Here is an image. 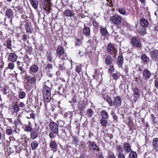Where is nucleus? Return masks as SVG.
<instances>
[{
	"label": "nucleus",
	"mask_w": 158,
	"mask_h": 158,
	"mask_svg": "<svg viewBox=\"0 0 158 158\" xmlns=\"http://www.w3.org/2000/svg\"><path fill=\"white\" fill-rule=\"evenodd\" d=\"M123 147L124 151L126 153H129L132 151L131 146L128 143H124Z\"/></svg>",
	"instance_id": "obj_17"
},
{
	"label": "nucleus",
	"mask_w": 158,
	"mask_h": 158,
	"mask_svg": "<svg viewBox=\"0 0 158 158\" xmlns=\"http://www.w3.org/2000/svg\"><path fill=\"white\" fill-rule=\"evenodd\" d=\"M26 93L23 91L19 92V97L20 99H23L26 96Z\"/></svg>",
	"instance_id": "obj_40"
},
{
	"label": "nucleus",
	"mask_w": 158,
	"mask_h": 158,
	"mask_svg": "<svg viewBox=\"0 0 158 158\" xmlns=\"http://www.w3.org/2000/svg\"><path fill=\"white\" fill-rule=\"evenodd\" d=\"M7 47L9 49L11 48V41L10 39H8L6 41Z\"/></svg>",
	"instance_id": "obj_43"
},
{
	"label": "nucleus",
	"mask_w": 158,
	"mask_h": 158,
	"mask_svg": "<svg viewBox=\"0 0 158 158\" xmlns=\"http://www.w3.org/2000/svg\"><path fill=\"white\" fill-rule=\"evenodd\" d=\"M13 10L10 9H8L6 10L5 13V16L8 18L10 19V22L12 23V19L13 18Z\"/></svg>",
	"instance_id": "obj_10"
},
{
	"label": "nucleus",
	"mask_w": 158,
	"mask_h": 158,
	"mask_svg": "<svg viewBox=\"0 0 158 158\" xmlns=\"http://www.w3.org/2000/svg\"><path fill=\"white\" fill-rule=\"evenodd\" d=\"M116 150L118 151V153H122L123 152V149L122 148V147L120 145H118L117 146L116 148Z\"/></svg>",
	"instance_id": "obj_45"
},
{
	"label": "nucleus",
	"mask_w": 158,
	"mask_h": 158,
	"mask_svg": "<svg viewBox=\"0 0 158 158\" xmlns=\"http://www.w3.org/2000/svg\"><path fill=\"white\" fill-rule=\"evenodd\" d=\"M32 7L35 9H37L38 7V1L37 0H29Z\"/></svg>",
	"instance_id": "obj_25"
},
{
	"label": "nucleus",
	"mask_w": 158,
	"mask_h": 158,
	"mask_svg": "<svg viewBox=\"0 0 158 158\" xmlns=\"http://www.w3.org/2000/svg\"><path fill=\"white\" fill-rule=\"evenodd\" d=\"M47 82H45L42 89V93L44 99L45 101L49 102L51 99V90L49 87L46 85Z\"/></svg>",
	"instance_id": "obj_1"
},
{
	"label": "nucleus",
	"mask_w": 158,
	"mask_h": 158,
	"mask_svg": "<svg viewBox=\"0 0 158 158\" xmlns=\"http://www.w3.org/2000/svg\"><path fill=\"white\" fill-rule=\"evenodd\" d=\"M141 27H147L148 25V20L144 18H142L140 21Z\"/></svg>",
	"instance_id": "obj_23"
},
{
	"label": "nucleus",
	"mask_w": 158,
	"mask_h": 158,
	"mask_svg": "<svg viewBox=\"0 0 158 158\" xmlns=\"http://www.w3.org/2000/svg\"><path fill=\"white\" fill-rule=\"evenodd\" d=\"M17 64L18 68L20 71L19 73V74H21L22 76H24L26 73V71L25 69L23 68L24 65L23 63L18 61H17Z\"/></svg>",
	"instance_id": "obj_4"
},
{
	"label": "nucleus",
	"mask_w": 158,
	"mask_h": 158,
	"mask_svg": "<svg viewBox=\"0 0 158 158\" xmlns=\"http://www.w3.org/2000/svg\"><path fill=\"white\" fill-rule=\"evenodd\" d=\"M56 53L60 56L64 54V50L63 47L61 46H59L57 48Z\"/></svg>",
	"instance_id": "obj_21"
},
{
	"label": "nucleus",
	"mask_w": 158,
	"mask_h": 158,
	"mask_svg": "<svg viewBox=\"0 0 158 158\" xmlns=\"http://www.w3.org/2000/svg\"><path fill=\"white\" fill-rule=\"evenodd\" d=\"M94 114V112L91 109H89L86 111V115L88 118H91Z\"/></svg>",
	"instance_id": "obj_36"
},
{
	"label": "nucleus",
	"mask_w": 158,
	"mask_h": 158,
	"mask_svg": "<svg viewBox=\"0 0 158 158\" xmlns=\"http://www.w3.org/2000/svg\"><path fill=\"white\" fill-rule=\"evenodd\" d=\"M12 108L14 110V111L15 113H17L20 110V108L19 107L18 105L16 104L12 106Z\"/></svg>",
	"instance_id": "obj_41"
},
{
	"label": "nucleus",
	"mask_w": 158,
	"mask_h": 158,
	"mask_svg": "<svg viewBox=\"0 0 158 158\" xmlns=\"http://www.w3.org/2000/svg\"><path fill=\"white\" fill-rule=\"evenodd\" d=\"M38 66L35 64H33L30 66V73L33 75L35 76V74L38 71Z\"/></svg>",
	"instance_id": "obj_13"
},
{
	"label": "nucleus",
	"mask_w": 158,
	"mask_h": 158,
	"mask_svg": "<svg viewBox=\"0 0 158 158\" xmlns=\"http://www.w3.org/2000/svg\"><path fill=\"white\" fill-rule=\"evenodd\" d=\"M151 75L150 72L147 69H145L143 72V78L144 80H148L150 78Z\"/></svg>",
	"instance_id": "obj_14"
},
{
	"label": "nucleus",
	"mask_w": 158,
	"mask_h": 158,
	"mask_svg": "<svg viewBox=\"0 0 158 158\" xmlns=\"http://www.w3.org/2000/svg\"><path fill=\"white\" fill-rule=\"evenodd\" d=\"M6 87H3V89H2V91L3 92V94H6L8 93H9V91Z\"/></svg>",
	"instance_id": "obj_58"
},
{
	"label": "nucleus",
	"mask_w": 158,
	"mask_h": 158,
	"mask_svg": "<svg viewBox=\"0 0 158 158\" xmlns=\"http://www.w3.org/2000/svg\"><path fill=\"white\" fill-rule=\"evenodd\" d=\"M18 3L17 5H16L15 4H14L13 6V7H15L18 10H20L21 7H20V3L18 2H17Z\"/></svg>",
	"instance_id": "obj_54"
},
{
	"label": "nucleus",
	"mask_w": 158,
	"mask_h": 158,
	"mask_svg": "<svg viewBox=\"0 0 158 158\" xmlns=\"http://www.w3.org/2000/svg\"><path fill=\"white\" fill-rule=\"evenodd\" d=\"M56 135H59L58 132L51 131L49 133V136L51 139H53L56 137Z\"/></svg>",
	"instance_id": "obj_28"
},
{
	"label": "nucleus",
	"mask_w": 158,
	"mask_h": 158,
	"mask_svg": "<svg viewBox=\"0 0 158 158\" xmlns=\"http://www.w3.org/2000/svg\"><path fill=\"white\" fill-rule=\"evenodd\" d=\"M114 69L113 65H110L108 70V72L110 73H112L114 71Z\"/></svg>",
	"instance_id": "obj_51"
},
{
	"label": "nucleus",
	"mask_w": 158,
	"mask_h": 158,
	"mask_svg": "<svg viewBox=\"0 0 158 158\" xmlns=\"http://www.w3.org/2000/svg\"><path fill=\"white\" fill-rule=\"evenodd\" d=\"M122 20L121 17L118 15H114L112 16L110 21L114 24L118 25L120 23Z\"/></svg>",
	"instance_id": "obj_6"
},
{
	"label": "nucleus",
	"mask_w": 158,
	"mask_h": 158,
	"mask_svg": "<svg viewBox=\"0 0 158 158\" xmlns=\"http://www.w3.org/2000/svg\"><path fill=\"white\" fill-rule=\"evenodd\" d=\"M146 28L142 27H140L138 31L140 34L143 35L146 33Z\"/></svg>",
	"instance_id": "obj_35"
},
{
	"label": "nucleus",
	"mask_w": 158,
	"mask_h": 158,
	"mask_svg": "<svg viewBox=\"0 0 158 158\" xmlns=\"http://www.w3.org/2000/svg\"><path fill=\"white\" fill-rule=\"evenodd\" d=\"M28 113H29V115H27V118L28 119L31 118L34 119L35 117L34 113L29 111H28Z\"/></svg>",
	"instance_id": "obj_44"
},
{
	"label": "nucleus",
	"mask_w": 158,
	"mask_h": 158,
	"mask_svg": "<svg viewBox=\"0 0 158 158\" xmlns=\"http://www.w3.org/2000/svg\"><path fill=\"white\" fill-rule=\"evenodd\" d=\"M151 57L154 61L158 62V51L156 50H152L150 52Z\"/></svg>",
	"instance_id": "obj_8"
},
{
	"label": "nucleus",
	"mask_w": 158,
	"mask_h": 158,
	"mask_svg": "<svg viewBox=\"0 0 158 158\" xmlns=\"http://www.w3.org/2000/svg\"><path fill=\"white\" fill-rule=\"evenodd\" d=\"M25 49L26 52L28 53V54L30 55L32 50V48L29 46H26L25 47Z\"/></svg>",
	"instance_id": "obj_42"
},
{
	"label": "nucleus",
	"mask_w": 158,
	"mask_h": 158,
	"mask_svg": "<svg viewBox=\"0 0 158 158\" xmlns=\"http://www.w3.org/2000/svg\"><path fill=\"white\" fill-rule=\"evenodd\" d=\"M76 45L79 46L81 45L82 44V42L81 40H79V39H78L75 42Z\"/></svg>",
	"instance_id": "obj_59"
},
{
	"label": "nucleus",
	"mask_w": 158,
	"mask_h": 158,
	"mask_svg": "<svg viewBox=\"0 0 158 158\" xmlns=\"http://www.w3.org/2000/svg\"><path fill=\"white\" fill-rule=\"evenodd\" d=\"M57 125H59L60 127H61L63 126L65 123L63 121L59 120L57 121Z\"/></svg>",
	"instance_id": "obj_50"
},
{
	"label": "nucleus",
	"mask_w": 158,
	"mask_h": 158,
	"mask_svg": "<svg viewBox=\"0 0 158 158\" xmlns=\"http://www.w3.org/2000/svg\"><path fill=\"white\" fill-rule=\"evenodd\" d=\"M131 43L135 47L139 48L141 46V41L138 38L134 37L131 40Z\"/></svg>",
	"instance_id": "obj_7"
},
{
	"label": "nucleus",
	"mask_w": 158,
	"mask_h": 158,
	"mask_svg": "<svg viewBox=\"0 0 158 158\" xmlns=\"http://www.w3.org/2000/svg\"><path fill=\"white\" fill-rule=\"evenodd\" d=\"M123 59L122 56H119L118 57L117 63L119 67L122 66L123 63Z\"/></svg>",
	"instance_id": "obj_26"
},
{
	"label": "nucleus",
	"mask_w": 158,
	"mask_h": 158,
	"mask_svg": "<svg viewBox=\"0 0 158 158\" xmlns=\"http://www.w3.org/2000/svg\"><path fill=\"white\" fill-rule=\"evenodd\" d=\"M100 31L102 35L104 37L107 36L108 34V31L106 27H101Z\"/></svg>",
	"instance_id": "obj_27"
},
{
	"label": "nucleus",
	"mask_w": 158,
	"mask_h": 158,
	"mask_svg": "<svg viewBox=\"0 0 158 158\" xmlns=\"http://www.w3.org/2000/svg\"><path fill=\"white\" fill-rule=\"evenodd\" d=\"M81 67L78 65H77L76 67L75 71L79 74H80L81 71Z\"/></svg>",
	"instance_id": "obj_53"
},
{
	"label": "nucleus",
	"mask_w": 158,
	"mask_h": 158,
	"mask_svg": "<svg viewBox=\"0 0 158 158\" xmlns=\"http://www.w3.org/2000/svg\"><path fill=\"white\" fill-rule=\"evenodd\" d=\"M107 5L110 6H111L112 2V0H107Z\"/></svg>",
	"instance_id": "obj_62"
},
{
	"label": "nucleus",
	"mask_w": 158,
	"mask_h": 158,
	"mask_svg": "<svg viewBox=\"0 0 158 158\" xmlns=\"http://www.w3.org/2000/svg\"><path fill=\"white\" fill-rule=\"evenodd\" d=\"M14 67V64L13 62L10 63L8 66V68L10 69H13Z\"/></svg>",
	"instance_id": "obj_57"
},
{
	"label": "nucleus",
	"mask_w": 158,
	"mask_h": 158,
	"mask_svg": "<svg viewBox=\"0 0 158 158\" xmlns=\"http://www.w3.org/2000/svg\"><path fill=\"white\" fill-rule=\"evenodd\" d=\"M73 141L75 143H77L79 141L78 138L75 137L73 138Z\"/></svg>",
	"instance_id": "obj_61"
},
{
	"label": "nucleus",
	"mask_w": 158,
	"mask_h": 158,
	"mask_svg": "<svg viewBox=\"0 0 158 158\" xmlns=\"http://www.w3.org/2000/svg\"><path fill=\"white\" fill-rule=\"evenodd\" d=\"M100 114L102 117V118L108 119L109 115L108 113L106 111L102 110L100 112Z\"/></svg>",
	"instance_id": "obj_31"
},
{
	"label": "nucleus",
	"mask_w": 158,
	"mask_h": 158,
	"mask_svg": "<svg viewBox=\"0 0 158 158\" xmlns=\"http://www.w3.org/2000/svg\"><path fill=\"white\" fill-rule=\"evenodd\" d=\"M152 145L153 149L156 151L158 152V138H154L152 141Z\"/></svg>",
	"instance_id": "obj_15"
},
{
	"label": "nucleus",
	"mask_w": 158,
	"mask_h": 158,
	"mask_svg": "<svg viewBox=\"0 0 158 158\" xmlns=\"http://www.w3.org/2000/svg\"><path fill=\"white\" fill-rule=\"evenodd\" d=\"M47 60L50 62H52V61L53 57L51 53L49 54L47 56Z\"/></svg>",
	"instance_id": "obj_48"
},
{
	"label": "nucleus",
	"mask_w": 158,
	"mask_h": 158,
	"mask_svg": "<svg viewBox=\"0 0 158 158\" xmlns=\"http://www.w3.org/2000/svg\"><path fill=\"white\" fill-rule=\"evenodd\" d=\"M89 144L90 148L93 150L94 152L95 151H98L99 150V149L97 145L94 142H89Z\"/></svg>",
	"instance_id": "obj_16"
},
{
	"label": "nucleus",
	"mask_w": 158,
	"mask_h": 158,
	"mask_svg": "<svg viewBox=\"0 0 158 158\" xmlns=\"http://www.w3.org/2000/svg\"><path fill=\"white\" fill-rule=\"evenodd\" d=\"M17 56L14 53H10L8 56V60L9 61L15 62L17 60Z\"/></svg>",
	"instance_id": "obj_19"
},
{
	"label": "nucleus",
	"mask_w": 158,
	"mask_h": 158,
	"mask_svg": "<svg viewBox=\"0 0 158 158\" xmlns=\"http://www.w3.org/2000/svg\"><path fill=\"white\" fill-rule=\"evenodd\" d=\"M17 64L18 68L20 71L19 73V74H21L22 76H24L26 73V71L25 69L23 68L24 65L23 63L18 61H17Z\"/></svg>",
	"instance_id": "obj_5"
},
{
	"label": "nucleus",
	"mask_w": 158,
	"mask_h": 158,
	"mask_svg": "<svg viewBox=\"0 0 158 158\" xmlns=\"http://www.w3.org/2000/svg\"><path fill=\"white\" fill-rule=\"evenodd\" d=\"M112 59L110 56H107L105 58V62L106 64L110 65L112 63Z\"/></svg>",
	"instance_id": "obj_32"
},
{
	"label": "nucleus",
	"mask_w": 158,
	"mask_h": 158,
	"mask_svg": "<svg viewBox=\"0 0 158 158\" xmlns=\"http://www.w3.org/2000/svg\"><path fill=\"white\" fill-rule=\"evenodd\" d=\"M141 59L143 63L144 64H148L150 60L149 58L144 54L141 56Z\"/></svg>",
	"instance_id": "obj_22"
},
{
	"label": "nucleus",
	"mask_w": 158,
	"mask_h": 158,
	"mask_svg": "<svg viewBox=\"0 0 158 158\" xmlns=\"http://www.w3.org/2000/svg\"><path fill=\"white\" fill-rule=\"evenodd\" d=\"M30 135L31 138L33 139H35L38 136L39 133L37 130H35L34 129H33L31 132Z\"/></svg>",
	"instance_id": "obj_20"
},
{
	"label": "nucleus",
	"mask_w": 158,
	"mask_h": 158,
	"mask_svg": "<svg viewBox=\"0 0 158 158\" xmlns=\"http://www.w3.org/2000/svg\"><path fill=\"white\" fill-rule=\"evenodd\" d=\"M24 130L25 131L31 132L32 131L33 129L31 126L27 125L25 127Z\"/></svg>",
	"instance_id": "obj_49"
},
{
	"label": "nucleus",
	"mask_w": 158,
	"mask_h": 158,
	"mask_svg": "<svg viewBox=\"0 0 158 158\" xmlns=\"http://www.w3.org/2000/svg\"><path fill=\"white\" fill-rule=\"evenodd\" d=\"M20 123L19 119L18 117H17L15 118V119L14 121V124H15L16 126L18 124Z\"/></svg>",
	"instance_id": "obj_55"
},
{
	"label": "nucleus",
	"mask_w": 158,
	"mask_h": 158,
	"mask_svg": "<svg viewBox=\"0 0 158 158\" xmlns=\"http://www.w3.org/2000/svg\"><path fill=\"white\" fill-rule=\"evenodd\" d=\"M107 123V119L101 118L100 120L101 124L104 127H106Z\"/></svg>",
	"instance_id": "obj_39"
},
{
	"label": "nucleus",
	"mask_w": 158,
	"mask_h": 158,
	"mask_svg": "<svg viewBox=\"0 0 158 158\" xmlns=\"http://www.w3.org/2000/svg\"><path fill=\"white\" fill-rule=\"evenodd\" d=\"M137 153L134 151H132L130 153L128 158H137Z\"/></svg>",
	"instance_id": "obj_34"
},
{
	"label": "nucleus",
	"mask_w": 158,
	"mask_h": 158,
	"mask_svg": "<svg viewBox=\"0 0 158 158\" xmlns=\"http://www.w3.org/2000/svg\"><path fill=\"white\" fill-rule=\"evenodd\" d=\"M119 12L121 14L125 15L126 14V12L125 10L121 8H119L118 9Z\"/></svg>",
	"instance_id": "obj_52"
},
{
	"label": "nucleus",
	"mask_w": 158,
	"mask_h": 158,
	"mask_svg": "<svg viewBox=\"0 0 158 158\" xmlns=\"http://www.w3.org/2000/svg\"><path fill=\"white\" fill-rule=\"evenodd\" d=\"M107 51L109 54L115 56L117 52L115 45L110 43L107 46Z\"/></svg>",
	"instance_id": "obj_3"
},
{
	"label": "nucleus",
	"mask_w": 158,
	"mask_h": 158,
	"mask_svg": "<svg viewBox=\"0 0 158 158\" xmlns=\"http://www.w3.org/2000/svg\"><path fill=\"white\" fill-rule=\"evenodd\" d=\"M13 130L10 129H8L6 131V134L9 135H11L12 134Z\"/></svg>",
	"instance_id": "obj_56"
},
{
	"label": "nucleus",
	"mask_w": 158,
	"mask_h": 158,
	"mask_svg": "<svg viewBox=\"0 0 158 158\" xmlns=\"http://www.w3.org/2000/svg\"><path fill=\"white\" fill-rule=\"evenodd\" d=\"M82 33L84 35L86 36H88L90 35V29L89 27L85 26V24L83 29Z\"/></svg>",
	"instance_id": "obj_18"
},
{
	"label": "nucleus",
	"mask_w": 158,
	"mask_h": 158,
	"mask_svg": "<svg viewBox=\"0 0 158 158\" xmlns=\"http://www.w3.org/2000/svg\"><path fill=\"white\" fill-rule=\"evenodd\" d=\"M35 124L36 127V128L35 130H37V131L38 132L40 130V125H37V124L36 123H35Z\"/></svg>",
	"instance_id": "obj_63"
},
{
	"label": "nucleus",
	"mask_w": 158,
	"mask_h": 158,
	"mask_svg": "<svg viewBox=\"0 0 158 158\" xmlns=\"http://www.w3.org/2000/svg\"><path fill=\"white\" fill-rule=\"evenodd\" d=\"M38 145V142L35 141L32 142L31 143V146L32 150H34L36 149Z\"/></svg>",
	"instance_id": "obj_38"
},
{
	"label": "nucleus",
	"mask_w": 158,
	"mask_h": 158,
	"mask_svg": "<svg viewBox=\"0 0 158 158\" xmlns=\"http://www.w3.org/2000/svg\"><path fill=\"white\" fill-rule=\"evenodd\" d=\"M53 67L52 65L50 63H48L47 65L45 68L49 72H50L52 69Z\"/></svg>",
	"instance_id": "obj_47"
},
{
	"label": "nucleus",
	"mask_w": 158,
	"mask_h": 158,
	"mask_svg": "<svg viewBox=\"0 0 158 158\" xmlns=\"http://www.w3.org/2000/svg\"><path fill=\"white\" fill-rule=\"evenodd\" d=\"M120 76V74L119 73H118L117 72H116L115 73H113L112 74V75L110 77H112L113 79L115 81H116L117 79L119 78Z\"/></svg>",
	"instance_id": "obj_30"
},
{
	"label": "nucleus",
	"mask_w": 158,
	"mask_h": 158,
	"mask_svg": "<svg viewBox=\"0 0 158 158\" xmlns=\"http://www.w3.org/2000/svg\"><path fill=\"white\" fill-rule=\"evenodd\" d=\"M57 146L55 140L51 141L50 143V147L53 150H56L57 148Z\"/></svg>",
	"instance_id": "obj_33"
},
{
	"label": "nucleus",
	"mask_w": 158,
	"mask_h": 158,
	"mask_svg": "<svg viewBox=\"0 0 158 158\" xmlns=\"http://www.w3.org/2000/svg\"><path fill=\"white\" fill-rule=\"evenodd\" d=\"M93 24L94 27H97L98 26V23L96 21H94L93 22Z\"/></svg>",
	"instance_id": "obj_64"
},
{
	"label": "nucleus",
	"mask_w": 158,
	"mask_h": 158,
	"mask_svg": "<svg viewBox=\"0 0 158 158\" xmlns=\"http://www.w3.org/2000/svg\"><path fill=\"white\" fill-rule=\"evenodd\" d=\"M134 94L133 95V99L135 102H136L140 96V94L138 89L134 87L133 89Z\"/></svg>",
	"instance_id": "obj_11"
},
{
	"label": "nucleus",
	"mask_w": 158,
	"mask_h": 158,
	"mask_svg": "<svg viewBox=\"0 0 158 158\" xmlns=\"http://www.w3.org/2000/svg\"><path fill=\"white\" fill-rule=\"evenodd\" d=\"M85 107V105L83 104H80L78 106V109L81 112L84 111Z\"/></svg>",
	"instance_id": "obj_46"
},
{
	"label": "nucleus",
	"mask_w": 158,
	"mask_h": 158,
	"mask_svg": "<svg viewBox=\"0 0 158 158\" xmlns=\"http://www.w3.org/2000/svg\"><path fill=\"white\" fill-rule=\"evenodd\" d=\"M121 98L120 97L117 96L114 99V106L116 108H118L121 105Z\"/></svg>",
	"instance_id": "obj_12"
},
{
	"label": "nucleus",
	"mask_w": 158,
	"mask_h": 158,
	"mask_svg": "<svg viewBox=\"0 0 158 158\" xmlns=\"http://www.w3.org/2000/svg\"><path fill=\"white\" fill-rule=\"evenodd\" d=\"M63 14L67 17H73L75 15L73 11L70 10H66L64 12Z\"/></svg>",
	"instance_id": "obj_24"
},
{
	"label": "nucleus",
	"mask_w": 158,
	"mask_h": 158,
	"mask_svg": "<svg viewBox=\"0 0 158 158\" xmlns=\"http://www.w3.org/2000/svg\"><path fill=\"white\" fill-rule=\"evenodd\" d=\"M36 79L35 77L30 76L26 75L25 87L27 89H30L32 86V84L35 83Z\"/></svg>",
	"instance_id": "obj_2"
},
{
	"label": "nucleus",
	"mask_w": 158,
	"mask_h": 158,
	"mask_svg": "<svg viewBox=\"0 0 158 158\" xmlns=\"http://www.w3.org/2000/svg\"><path fill=\"white\" fill-rule=\"evenodd\" d=\"M31 59L32 58H30L27 54H26L23 58L25 63L28 65H29V62Z\"/></svg>",
	"instance_id": "obj_29"
},
{
	"label": "nucleus",
	"mask_w": 158,
	"mask_h": 158,
	"mask_svg": "<svg viewBox=\"0 0 158 158\" xmlns=\"http://www.w3.org/2000/svg\"><path fill=\"white\" fill-rule=\"evenodd\" d=\"M50 129L51 131H54L59 132L58 125L53 121L51 122L49 124Z\"/></svg>",
	"instance_id": "obj_9"
},
{
	"label": "nucleus",
	"mask_w": 158,
	"mask_h": 158,
	"mask_svg": "<svg viewBox=\"0 0 158 158\" xmlns=\"http://www.w3.org/2000/svg\"><path fill=\"white\" fill-rule=\"evenodd\" d=\"M106 102H107L110 106H114L113 102L112 101L111 98L108 95L107 96V98L106 99Z\"/></svg>",
	"instance_id": "obj_37"
},
{
	"label": "nucleus",
	"mask_w": 158,
	"mask_h": 158,
	"mask_svg": "<svg viewBox=\"0 0 158 158\" xmlns=\"http://www.w3.org/2000/svg\"><path fill=\"white\" fill-rule=\"evenodd\" d=\"M117 156L118 158H125V156L123 153H118Z\"/></svg>",
	"instance_id": "obj_60"
}]
</instances>
